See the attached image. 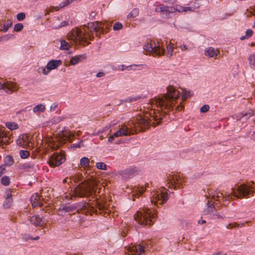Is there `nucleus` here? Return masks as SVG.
<instances>
[{
    "instance_id": "obj_1",
    "label": "nucleus",
    "mask_w": 255,
    "mask_h": 255,
    "mask_svg": "<svg viewBox=\"0 0 255 255\" xmlns=\"http://www.w3.org/2000/svg\"><path fill=\"white\" fill-rule=\"evenodd\" d=\"M180 92L173 86L168 87L167 93L162 97H155L150 101L151 109L154 110L155 113V108L159 112L160 110L173 111L175 104H178L177 100L180 96Z\"/></svg>"
},
{
    "instance_id": "obj_2",
    "label": "nucleus",
    "mask_w": 255,
    "mask_h": 255,
    "mask_svg": "<svg viewBox=\"0 0 255 255\" xmlns=\"http://www.w3.org/2000/svg\"><path fill=\"white\" fill-rule=\"evenodd\" d=\"M231 190V193L225 194L220 192L214 191L210 193V195L214 200H219L220 198H222L224 201H227L232 199L233 196L237 198L247 197L248 195L255 192V188L253 183L243 184L236 188H232Z\"/></svg>"
},
{
    "instance_id": "obj_3",
    "label": "nucleus",
    "mask_w": 255,
    "mask_h": 255,
    "mask_svg": "<svg viewBox=\"0 0 255 255\" xmlns=\"http://www.w3.org/2000/svg\"><path fill=\"white\" fill-rule=\"evenodd\" d=\"M104 28V24L101 22H93L88 23L87 26L73 29L69 34V38L75 41H86L88 37H91L90 33L97 32Z\"/></svg>"
},
{
    "instance_id": "obj_4",
    "label": "nucleus",
    "mask_w": 255,
    "mask_h": 255,
    "mask_svg": "<svg viewBox=\"0 0 255 255\" xmlns=\"http://www.w3.org/2000/svg\"><path fill=\"white\" fill-rule=\"evenodd\" d=\"M151 209L143 208L137 211L134 215L135 220L140 225H151L156 215Z\"/></svg>"
},
{
    "instance_id": "obj_5",
    "label": "nucleus",
    "mask_w": 255,
    "mask_h": 255,
    "mask_svg": "<svg viewBox=\"0 0 255 255\" xmlns=\"http://www.w3.org/2000/svg\"><path fill=\"white\" fill-rule=\"evenodd\" d=\"M195 8L191 6H184L180 4H175L171 6H167L163 4H159L155 8L157 12H166L168 13H186L194 11Z\"/></svg>"
},
{
    "instance_id": "obj_6",
    "label": "nucleus",
    "mask_w": 255,
    "mask_h": 255,
    "mask_svg": "<svg viewBox=\"0 0 255 255\" xmlns=\"http://www.w3.org/2000/svg\"><path fill=\"white\" fill-rule=\"evenodd\" d=\"M95 184L93 182L80 184L73 190L72 196L82 197L92 195L95 192Z\"/></svg>"
},
{
    "instance_id": "obj_7",
    "label": "nucleus",
    "mask_w": 255,
    "mask_h": 255,
    "mask_svg": "<svg viewBox=\"0 0 255 255\" xmlns=\"http://www.w3.org/2000/svg\"><path fill=\"white\" fill-rule=\"evenodd\" d=\"M134 131L131 122L119 125L118 130L109 137L108 141L112 142L115 138L130 135L133 134Z\"/></svg>"
},
{
    "instance_id": "obj_8",
    "label": "nucleus",
    "mask_w": 255,
    "mask_h": 255,
    "mask_svg": "<svg viewBox=\"0 0 255 255\" xmlns=\"http://www.w3.org/2000/svg\"><path fill=\"white\" fill-rule=\"evenodd\" d=\"M168 199L167 190L164 188L153 191L150 194L151 203L158 206L166 202Z\"/></svg>"
},
{
    "instance_id": "obj_9",
    "label": "nucleus",
    "mask_w": 255,
    "mask_h": 255,
    "mask_svg": "<svg viewBox=\"0 0 255 255\" xmlns=\"http://www.w3.org/2000/svg\"><path fill=\"white\" fill-rule=\"evenodd\" d=\"M145 50L150 52H153L156 55H161L164 54L165 49L162 47L158 41H151L144 45Z\"/></svg>"
},
{
    "instance_id": "obj_10",
    "label": "nucleus",
    "mask_w": 255,
    "mask_h": 255,
    "mask_svg": "<svg viewBox=\"0 0 255 255\" xmlns=\"http://www.w3.org/2000/svg\"><path fill=\"white\" fill-rule=\"evenodd\" d=\"M18 87L16 83L11 82H6L3 83H0V93L3 92L7 94H12L17 91Z\"/></svg>"
},
{
    "instance_id": "obj_11",
    "label": "nucleus",
    "mask_w": 255,
    "mask_h": 255,
    "mask_svg": "<svg viewBox=\"0 0 255 255\" xmlns=\"http://www.w3.org/2000/svg\"><path fill=\"white\" fill-rule=\"evenodd\" d=\"M65 160V157L61 154L58 153H54L50 156V158L49 160V165L54 167L55 166H58L63 163Z\"/></svg>"
},
{
    "instance_id": "obj_12",
    "label": "nucleus",
    "mask_w": 255,
    "mask_h": 255,
    "mask_svg": "<svg viewBox=\"0 0 255 255\" xmlns=\"http://www.w3.org/2000/svg\"><path fill=\"white\" fill-rule=\"evenodd\" d=\"M131 124L133 126V129L134 128L139 127L141 130H144L149 127L150 123L147 117L143 118L142 117H139L137 119L135 123L131 122Z\"/></svg>"
},
{
    "instance_id": "obj_13",
    "label": "nucleus",
    "mask_w": 255,
    "mask_h": 255,
    "mask_svg": "<svg viewBox=\"0 0 255 255\" xmlns=\"http://www.w3.org/2000/svg\"><path fill=\"white\" fill-rule=\"evenodd\" d=\"M127 251L129 255H144V249L140 245L129 246Z\"/></svg>"
},
{
    "instance_id": "obj_14",
    "label": "nucleus",
    "mask_w": 255,
    "mask_h": 255,
    "mask_svg": "<svg viewBox=\"0 0 255 255\" xmlns=\"http://www.w3.org/2000/svg\"><path fill=\"white\" fill-rule=\"evenodd\" d=\"M29 137L26 134L20 135L16 140L17 144L21 147H25L29 146Z\"/></svg>"
},
{
    "instance_id": "obj_15",
    "label": "nucleus",
    "mask_w": 255,
    "mask_h": 255,
    "mask_svg": "<svg viewBox=\"0 0 255 255\" xmlns=\"http://www.w3.org/2000/svg\"><path fill=\"white\" fill-rule=\"evenodd\" d=\"M253 113L252 112L248 113H241L233 115V118L234 119L236 120L237 121H240L242 123H244L247 121L251 117L253 116Z\"/></svg>"
},
{
    "instance_id": "obj_16",
    "label": "nucleus",
    "mask_w": 255,
    "mask_h": 255,
    "mask_svg": "<svg viewBox=\"0 0 255 255\" xmlns=\"http://www.w3.org/2000/svg\"><path fill=\"white\" fill-rule=\"evenodd\" d=\"M62 64V61L61 60L52 59L49 60L46 64L47 68L50 73L52 70L57 69L58 67Z\"/></svg>"
},
{
    "instance_id": "obj_17",
    "label": "nucleus",
    "mask_w": 255,
    "mask_h": 255,
    "mask_svg": "<svg viewBox=\"0 0 255 255\" xmlns=\"http://www.w3.org/2000/svg\"><path fill=\"white\" fill-rule=\"evenodd\" d=\"M68 22L66 21H61L58 17L54 18L51 22V26L53 29H58L63 26L68 25Z\"/></svg>"
},
{
    "instance_id": "obj_18",
    "label": "nucleus",
    "mask_w": 255,
    "mask_h": 255,
    "mask_svg": "<svg viewBox=\"0 0 255 255\" xmlns=\"http://www.w3.org/2000/svg\"><path fill=\"white\" fill-rule=\"evenodd\" d=\"M205 55L210 58H216L219 51L212 47H207L205 49Z\"/></svg>"
},
{
    "instance_id": "obj_19",
    "label": "nucleus",
    "mask_w": 255,
    "mask_h": 255,
    "mask_svg": "<svg viewBox=\"0 0 255 255\" xmlns=\"http://www.w3.org/2000/svg\"><path fill=\"white\" fill-rule=\"evenodd\" d=\"M60 136L63 140H68L69 141H71L72 137L74 136V134L70 131L67 129H65L61 131V133L60 134Z\"/></svg>"
},
{
    "instance_id": "obj_20",
    "label": "nucleus",
    "mask_w": 255,
    "mask_h": 255,
    "mask_svg": "<svg viewBox=\"0 0 255 255\" xmlns=\"http://www.w3.org/2000/svg\"><path fill=\"white\" fill-rule=\"evenodd\" d=\"M31 203L33 207L42 206L40 197L37 194H33L31 197Z\"/></svg>"
},
{
    "instance_id": "obj_21",
    "label": "nucleus",
    "mask_w": 255,
    "mask_h": 255,
    "mask_svg": "<svg viewBox=\"0 0 255 255\" xmlns=\"http://www.w3.org/2000/svg\"><path fill=\"white\" fill-rule=\"evenodd\" d=\"M30 222L35 226H42L44 224V221L42 219L37 216H33L30 219Z\"/></svg>"
},
{
    "instance_id": "obj_22",
    "label": "nucleus",
    "mask_w": 255,
    "mask_h": 255,
    "mask_svg": "<svg viewBox=\"0 0 255 255\" xmlns=\"http://www.w3.org/2000/svg\"><path fill=\"white\" fill-rule=\"evenodd\" d=\"M46 110V106L43 104H38L33 108V112L36 115L43 113Z\"/></svg>"
},
{
    "instance_id": "obj_23",
    "label": "nucleus",
    "mask_w": 255,
    "mask_h": 255,
    "mask_svg": "<svg viewBox=\"0 0 255 255\" xmlns=\"http://www.w3.org/2000/svg\"><path fill=\"white\" fill-rule=\"evenodd\" d=\"M215 210V207L214 205L208 201L206 203V206L204 209L203 213L205 215L210 214L212 213Z\"/></svg>"
},
{
    "instance_id": "obj_24",
    "label": "nucleus",
    "mask_w": 255,
    "mask_h": 255,
    "mask_svg": "<svg viewBox=\"0 0 255 255\" xmlns=\"http://www.w3.org/2000/svg\"><path fill=\"white\" fill-rule=\"evenodd\" d=\"M193 95V92L189 90L182 89L181 98L182 101L191 97Z\"/></svg>"
},
{
    "instance_id": "obj_25",
    "label": "nucleus",
    "mask_w": 255,
    "mask_h": 255,
    "mask_svg": "<svg viewBox=\"0 0 255 255\" xmlns=\"http://www.w3.org/2000/svg\"><path fill=\"white\" fill-rule=\"evenodd\" d=\"M140 65L137 64H132L128 66H126L125 65H122L120 67V70L122 71L124 70H136L137 69V67H140Z\"/></svg>"
},
{
    "instance_id": "obj_26",
    "label": "nucleus",
    "mask_w": 255,
    "mask_h": 255,
    "mask_svg": "<svg viewBox=\"0 0 255 255\" xmlns=\"http://www.w3.org/2000/svg\"><path fill=\"white\" fill-rule=\"evenodd\" d=\"M179 176L176 175H170L168 178V184H170L169 186H174L175 187V185L178 183Z\"/></svg>"
},
{
    "instance_id": "obj_27",
    "label": "nucleus",
    "mask_w": 255,
    "mask_h": 255,
    "mask_svg": "<svg viewBox=\"0 0 255 255\" xmlns=\"http://www.w3.org/2000/svg\"><path fill=\"white\" fill-rule=\"evenodd\" d=\"M136 171L135 168L132 167L128 168L122 172V176L123 178H127L133 174Z\"/></svg>"
},
{
    "instance_id": "obj_28",
    "label": "nucleus",
    "mask_w": 255,
    "mask_h": 255,
    "mask_svg": "<svg viewBox=\"0 0 255 255\" xmlns=\"http://www.w3.org/2000/svg\"><path fill=\"white\" fill-rule=\"evenodd\" d=\"M144 191V188L142 186L134 187L132 191V196L136 197L141 195Z\"/></svg>"
},
{
    "instance_id": "obj_29",
    "label": "nucleus",
    "mask_w": 255,
    "mask_h": 255,
    "mask_svg": "<svg viewBox=\"0 0 255 255\" xmlns=\"http://www.w3.org/2000/svg\"><path fill=\"white\" fill-rule=\"evenodd\" d=\"M80 164L83 168H87L89 166L90 159L86 157L81 158L80 160Z\"/></svg>"
},
{
    "instance_id": "obj_30",
    "label": "nucleus",
    "mask_w": 255,
    "mask_h": 255,
    "mask_svg": "<svg viewBox=\"0 0 255 255\" xmlns=\"http://www.w3.org/2000/svg\"><path fill=\"white\" fill-rule=\"evenodd\" d=\"M166 56L170 58L173 55L174 50L173 44L172 43H169L166 46Z\"/></svg>"
},
{
    "instance_id": "obj_31",
    "label": "nucleus",
    "mask_w": 255,
    "mask_h": 255,
    "mask_svg": "<svg viewBox=\"0 0 255 255\" xmlns=\"http://www.w3.org/2000/svg\"><path fill=\"white\" fill-rule=\"evenodd\" d=\"M5 126L10 130H14L18 128V125L15 122H7Z\"/></svg>"
},
{
    "instance_id": "obj_32",
    "label": "nucleus",
    "mask_w": 255,
    "mask_h": 255,
    "mask_svg": "<svg viewBox=\"0 0 255 255\" xmlns=\"http://www.w3.org/2000/svg\"><path fill=\"white\" fill-rule=\"evenodd\" d=\"M37 72L39 73H42L44 75H48L50 72L47 68V66L45 67L41 66L39 67L37 69Z\"/></svg>"
},
{
    "instance_id": "obj_33",
    "label": "nucleus",
    "mask_w": 255,
    "mask_h": 255,
    "mask_svg": "<svg viewBox=\"0 0 255 255\" xmlns=\"http://www.w3.org/2000/svg\"><path fill=\"white\" fill-rule=\"evenodd\" d=\"M69 43L64 40H60V49L61 50H68L69 48Z\"/></svg>"
},
{
    "instance_id": "obj_34",
    "label": "nucleus",
    "mask_w": 255,
    "mask_h": 255,
    "mask_svg": "<svg viewBox=\"0 0 255 255\" xmlns=\"http://www.w3.org/2000/svg\"><path fill=\"white\" fill-rule=\"evenodd\" d=\"M139 10L137 8H133L131 12L128 15V18H131L135 17L138 15Z\"/></svg>"
},
{
    "instance_id": "obj_35",
    "label": "nucleus",
    "mask_w": 255,
    "mask_h": 255,
    "mask_svg": "<svg viewBox=\"0 0 255 255\" xmlns=\"http://www.w3.org/2000/svg\"><path fill=\"white\" fill-rule=\"evenodd\" d=\"M13 162V158L10 156H6L4 159V165L10 166L12 164Z\"/></svg>"
},
{
    "instance_id": "obj_36",
    "label": "nucleus",
    "mask_w": 255,
    "mask_h": 255,
    "mask_svg": "<svg viewBox=\"0 0 255 255\" xmlns=\"http://www.w3.org/2000/svg\"><path fill=\"white\" fill-rule=\"evenodd\" d=\"M75 209V207L73 206H63L60 207L59 210L68 212L72 211Z\"/></svg>"
},
{
    "instance_id": "obj_37",
    "label": "nucleus",
    "mask_w": 255,
    "mask_h": 255,
    "mask_svg": "<svg viewBox=\"0 0 255 255\" xmlns=\"http://www.w3.org/2000/svg\"><path fill=\"white\" fill-rule=\"evenodd\" d=\"M12 204V198H5V201L3 203V206L5 208H9Z\"/></svg>"
},
{
    "instance_id": "obj_38",
    "label": "nucleus",
    "mask_w": 255,
    "mask_h": 255,
    "mask_svg": "<svg viewBox=\"0 0 255 255\" xmlns=\"http://www.w3.org/2000/svg\"><path fill=\"white\" fill-rule=\"evenodd\" d=\"M142 98V96H133V97H128V98L127 99H126L125 100V101L126 102H128V103H131V102H134V101H137L140 99Z\"/></svg>"
},
{
    "instance_id": "obj_39",
    "label": "nucleus",
    "mask_w": 255,
    "mask_h": 255,
    "mask_svg": "<svg viewBox=\"0 0 255 255\" xmlns=\"http://www.w3.org/2000/svg\"><path fill=\"white\" fill-rule=\"evenodd\" d=\"M0 182L4 186L8 185L10 183L9 178L8 176H4L1 178Z\"/></svg>"
},
{
    "instance_id": "obj_40",
    "label": "nucleus",
    "mask_w": 255,
    "mask_h": 255,
    "mask_svg": "<svg viewBox=\"0 0 255 255\" xmlns=\"http://www.w3.org/2000/svg\"><path fill=\"white\" fill-rule=\"evenodd\" d=\"M81 59L79 56H74L70 60V64L72 65H75L80 62Z\"/></svg>"
},
{
    "instance_id": "obj_41",
    "label": "nucleus",
    "mask_w": 255,
    "mask_h": 255,
    "mask_svg": "<svg viewBox=\"0 0 255 255\" xmlns=\"http://www.w3.org/2000/svg\"><path fill=\"white\" fill-rule=\"evenodd\" d=\"M96 167L99 169L101 170H106L107 169V165L102 162H99L96 163Z\"/></svg>"
},
{
    "instance_id": "obj_42",
    "label": "nucleus",
    "mask_w": 255,
    "mask_h": 255,
    "mask_svg": "<svg viewBox=\"0 0 255 255\" xmlns=\"http://www.w3.org/2000/svg\"><path fill=\"white\" fill-rule=\"evenodd\" d=\"M29 152L27 150H20L19 151V155L22 159H25L29 156Z\"/></svg>"
},
{
    "instance_id": "obj_43",
    "label": "nucleus",
    "mask_w": 255,
    "mask_h": 255,
    "mask_svg": "<svg viewBox=\"0 0 255 255\" xmlns=\"http://www.w3.org/2000/svg\"><path fill=\"white\" fill-rule=\"evenodd\" d=\"M7 140L6 133L3 129L0 128V141L5 143Z\"/></svg>"
},
{
    "instance_id": "obj_44",
    "label": "nucleus",
    "mask_w": 255,
    "mask_h": 255,
    "mask_svg": "<svg viewBox=\"0 0 255 255\" xmlns=\"http://www.w3.org/2000/svg\"><path fill=\"white\" fill-rule=\"evenodd\" d=\"M62 120V118L60 117H55L52 119L51 121L48 122V125L51 126L53 125L54 123H58L61 121Z\"/></svg>"
},
{
    "instance_id": "obj_45",
    "label": "nucleus",
    "mask_w": 255,
    "mask_h": 255,
    "mask_svg": "<svg viewBox=\"0 0 255 255\" xmlns=\"http://www.w3.org/2000/svg\"><path fill=\"white\" fill-rule=\"evenodd\" d=\"M123 28V25L122 23L117 22L113 25V29L115 31H119Z\"/></svg>"
},
{
    "instance_id": "obj_46",
    "label": "nucleus",
    "mask_w": 255,
    "mask_h": 255,
    "mask_svg": "<svg viewBox=\"0 0 255 255\" xmlns=\"http://www.w3.org/2000/svg\"><path fill=\"white\" fill-rule=\"evenodd\" d=\"M253 33V30L251 29H247L246 31V34L244 36H242L241 37V39L243 40L245 39L249 38L250 37H251Z\"/></svg>"
},
{
    "instance_id": "obj_47",
    "label": "nucleus",
    "mask_w": 255,
    "mask_h": 255,
    "mask_svg": "<svg viewBox=\"0 0 255 255\" xmlns=\"http://www.w3.org/2000/svg\"><path fill=\"white\" fill-rule=\"evenodd\" d=\"M249 64L251 66L255 67V55L251 54L248 58Z\"/></svg>"
},
{
    "instance_id": "obj_48",
    "label": "nucleus",
    "mask_w": 255,
    "mask_h": 255,
    "mask_svg": "<svg viewBox=\"0 0 255 255\" xmlns=\"http://www.w3.org/2000/svg\"><path fill=\"white\" fill-rule=\"evenodd\" d=\"M23 28V25L21 23H18L14 25V30L16 32H19Z\"/></svg>"
},
{
    "instance_id": "obj_49",
    "label": "nucleus",
    "mask_w": 255,
    "mask_h": 255,
    "mask_svg": "<svg viewBox=\"0 0 255 255\" xmlns=\"http://www.w3.org/2000/svg\"><path fill=\"white\" fill-rule=\"evenodd\" d=\"M26 15L24 12H19L16 15V19L18 21H22L25 18Z\"/></svg>"
},
{
    "instance_id": "obj_50",
    "label": "nucleus",
    "mask_w": 255,
    "mask_h": 255,
    "mask_svg": "<svg viewBox=\"0 0 255 255\" xmlns=\"http://www.w3.org/2000/svg\"><path fill=\"white\" fill-rule=\"evenodd\" d=\"M15 38V36L13 34H6V35H4L2 37V38L3 40H9V39H14Z\"/></svg>"
},
{
    "instance_id": "obj_51",
    "label": "nucleus",
    "mask_w": 255,
    "mask_h": 255,
    "mask_svg": "<svg viewBox=\"0 0 255 255\" xmlns=\"http://www.w3.org/2000/svg\"><path fill=\"white\" fill-rule=\"evenodd\" d=\"M11 26H12V23L11 22H9V23H5V24H3L2 30L3 32H5L8 30V29Z\"/></svg>"
},
{
    "instance_id": "obj_52",
    "label": "nucleus",
    "mask_w": 255,
    "mask_h": 255,
    "mask_svg": "<svg viewBox=\"0 0 255 255\" xmlns=\"http://www.w3.org/2000/svg\"><path fill=\"white\" fill-rule=\"evenodd\" d=\"M209 109L210 107L209 105H204L200 108V111L201 113H204L208 112L209 110Z\"/></svg>"
},
{
    "instance_id": "obj_53",
    "label": "nucleus",
    "mask_w": 255,
    "mask_h": 255,
    "mask_svg": "<svg viewBox=\"0 0 255 255\" xmlns=\"http://www.w3.org/2000/svg\"><path fill=\"white\" fill-rule=\"evenodd\" d=\"M71 3L70 0H65L62 1L59 5L60 8H63Z\"/></svg>"
},
{
    "instance_id": "obj_54",
    "label": "nucleus",
    "mask_w": 255,
    "mask_h": 255,
    "mask_svg": "<svg viewBox=\"0 0 255 255\" xmlns=\"http://www.w3.org/2000/svg\"><path fill=\"white\" fill-rule=\"evenodd\" d=\"M5 198H12L11 191L10 189H7L5 191Z\"/></svg>"
},
{
    "instance_id": "obj_55",
    "label": "nucleus",
    "mask_w": 255,
    "mask_h": 255,
    "mask_svg": "<svg viewBox=\"0 0 255 255\" xmlns=\"http://www.w3.org/2000/svg\"><path fill=\"white\" fill-rule=\"evenodd\" d=\"M180 48L182 51H189L190 48L186 44H182L180 45Z\"/></svg>"
},
{
    "instance_id": "obj_56",
    "label": "nucleus",
    "mask_w": 255,
    "mask_h": 255,
    "mask_svg": "<svg viewBox=\"0 0 255 255\" xmlns=\"http://www.w3.org/2000/svg\"><path fill=\"white\" fill-rule=\"evenodd\" d=\"M58 104H57V103H53V104L51 105V106H50V111L51 112H54V111H55L57 109V108H58Z\"/></svg>"
},
{
    "instance_id": "obj_57",
    "label": "nucleus",
    "mask_w": 255,
    "mask_h": 255,
    "mask_svg": "<svg viewBox=\"0 0 255 255\" xmlns=\"http://www.w3.org/2000/svg\"><path fill=\"white\" fill-rule=\"evenodd\" d=\"M182 101H180L179 103V104L176 106L175 111H181L183 108V106L181 105Z\"/></svg>"
},
{
    "instance_id": "obj_58",
    "label": "nucleus",
    "mask_w": 255,
    "mask_h": 255,
    "mask_svg": "<svg viewBox=\"0 0 255 255\" xmlns=\"http://www.w3.org/2000/svg\"><path fill=\"white\" fill-rule=\"evenodd\" d=\"M154 119L157 121V124L159 125L160 123L161 122V120H162V117H161L160 116L158 118L157 116H155L154 117Z\"/></svg>"
},
{
    "instance_id": "obj_59",
    "label": "nucleus",
    "mask_w": 255,
    "mask_h": 255,
    "mask_svg": "<svg viewBox=\"0 0 255 255\" xmlns=\"http://www.w3.org/2000/svg\"><path fill=\"white\" fill-rule=\"evenodd\" d=\"M111 128L110 127V126H109V125L108 124V125L106 126L102 130H99L98 131V133H102V132H103L104 131H105L107 130H108L109 129H110Z\"/></svg>"
},
{
    "instance_id": "obj_60",
    "label": "nucleus",
    "mask_w": 255,
    "mask_h": 255,
    "mask_svg": "<svg viewBox=\"0 0 255 255\" xmlns=\"http://www.w3.org/2000/svg\"><path fill=\"white\" fill-rule=\"evenodd\" d=\"M4 164L0 166V176H1L3 173L5 169Z\"/></svg>"
},
{
    "instance_id": "obj_61",
    "label": "nucleus",
    "mask_w": 255,
    "mask_h": 255,
    "mask_svg": "<svg viewBox=\"0 0 255 255\" xmlns=\"http://www.w3.org/2000/svg\"><path fill=\"white\" fill-rule=\"evenodd\" d=\"M213 218L215 219L223 218V217L222 216H221L218 213H215V214H213Z\"/></svg>"
},
{
    "instance_id": "obj_62",
    "label": "nucleus",
    "mask_w": 255,
    "mask_h": 255,
    "mask_svg": "<svg viewBox=\"0 0 255 255\" xmlns=\"http://www.w3.org/2000/svg\"><path fill=\"white\" fill-rule=\"evenodd\" d=\"M35 165V164L34 163H28V164H26L25 165V167H27V168H33V167H34Z\"/></svg>"
},
{
    "instance_id": "obj_63",
    "label": "nucleus",
    "mask_w": 255,
    "mask_h": 255,
    "mask_svg": "<svg viewBox=\"0 0 255 255\" xmlns=\"http://www.w3.org/2000/svg\"><path fill=\"white\" fill-rule=\"evenodd\" d=\"M105 75V74L103 72H98L97 75H96V77H103Z\"/></svg>"
},
{
    "instance_id": "obj_64",
    "label": "nucleus",
    "mask_w": 255,
    "mask_h": 255,
    "mask_svg": "<svg viewBox=\"0 0 255 255\" xmlns=\"http://www.w3.org/2000/svg\"><path fill=\"white\" fill-rule=\"evenodd\" d=\"M118 124V122L116 121H112L109 124V126H110V127H112L114 126L115 125H117Z\"/></svg>"
}]
</instances>
